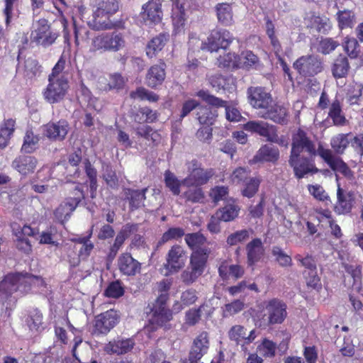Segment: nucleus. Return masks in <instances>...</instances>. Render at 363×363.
I'll return each instance as SVG.
<instances>
[{"instance_id":"nucleus-24","label":"nucleus","mask_w":363,"mask_h":363,"mask_svg":"<svg viewBox=\"0 0 363 363\" xmlns=\"http://www.w3.org/2000/svg\"><path fill=\"white\" fill-rule=\"evenodd\" d=\"M118 263L121 272L125 275L134 276L140 271L141 264L130 254L125 253L120 256Z\"/></svg>"},{"instance_id":"nucleus-2","label":"nucleus","mask_w":363,"mask_h":363,"mask_svg":"<svg viewBox=\"0 0 363 363\" xmlns=\"http://www.w3.org/2000/svg\"><path fill=\"white\" fill-rule=\"evenodd\" d=\"M44 281L40 277L28 274L15 273L6 275L0 281V307L1 310H8L11 307V295L14 292L21 294L28 292L33 287H41Z\"/></svg>"},{"instance_id":"nucleus-21","label":"nucleus","mask_w":363,"mask_h":363,"mask_svg":"<svg viewBox=\"0 0 363 363\" xmlns=\"http://www.w3.org/2000/svg\"><path fill=\"white\" fill-rule=\"evenodd\" d=\"M209 345V337L206 332H202L198 335L193 342L190 352L191 359L193 361L200 359L205 354L207 353Z\"/></svg>"},{"instance_id":"nucleus-61","label":"nucleus","mask_w":363,"mask_h":363,"mask_svg":"<svg viewBox=\"0 0 363 363\" xmlns=\"http://www.w3.org/2000/svg\"><path fill=\"white\" fill-rule=\"evenodd\" d=\"M238 59L242 62L240 67L250 68L255 67L259 62L258 57L251 51L242 52L241 56H238Z\"/></svg>"},{"instance_id":"nucleus-49","label":"nucleus","mask_w":363,"mask_h":363,"mask_svg":"<svg viewBox=\"0 0 363 363\" xmlns=\"http://www.w3.org/2000/svg\"><path fill=\"white\" fill-rule=\"evenodd\" d=\"M349 68L347 59L341 56L335 60L333 66V74L335 78L345 77L348 73Z\"/></svg>"},{"instance_id":"nucleus-36","label":"nucleus","mask_w":363,"mask_h":363,"mask_svg":"<svg viewBox=\"0 0 363 363\" xmlns=\"http://www.w3.org/2000/svg\"><path fill=\"white\" fill-rule=\"evenodd\" d=\"M196 116L201 125H212L216 121L217 113L210 106H199Z\"/></svg>"},{"instance_id":"nucleus-1","label":"nucleus","mask_w":363,"mask_h":363,"mask_svg":"<svg viewBox=\"0 0 363 363\" xmlns=\"http://www.w3.org/2000/svg\"><path fill=\"white\" fill-rule=\"evenodd\" d=\"M316 154L318 150L316 151L314 144L306 137L304 131L298 130L293 135L289 161L297 178L301 179L308 174L318 172L311 159Z\"/></svg>"},{"instance_id":"nucleus-60","label":"nucleus","mask_w":363,"mask_h":363,"mask_svg":"<svg viewBox=\"0 0 363 363\" xmlns=\"http://www.w3.org/2000/svg\"><path fill=\"white\" fill-rule=\"evenodd\" d=\"M260 182L259 178H251L247 181L242 191V195L247 198L252 197L258 191Z\"/></svg>"},{"instance_id":"nucleus-55","label":"nucleus","mask_w":363,"mask_h":363,"mask_svg":"<svg viewBox=\"0 0 363 363\" xmlns=\"http://www.w3.org/2000/svg\"><path fill=\"white\" fill-rule=\"evenodd\" d=\"M329 116L335 125H342L345 123V118L342 114L341 106L338 101L335 100L331 104Z\"/></svg>"},{"instance_id":"nucleus-37","label":"nucleus","mask_w":363,"mask_h":363,"mask_svg":"<svg viewBox=\"0 0 363 363\" xmlns=\"http://www.w3.org/2000/svg\"><path fill=\"white\" fill-rule=\"evenodd\" d=\"M279 157V150L271 146H262L254 157L255 162H274Z\"/></svg>"},{"instance_id":"nucleus-4","label":"nucleus","mask_w":363,"mask_h":363,"mask_svg":"<svg viewBox=\"0 0 363 363\" xmlns=\"http://www.w3.org/2000/svg\"><path fill=\"white\" fill-rule=\"evenodd\" d=\"M187 168L189 174L183 179V184L188 189L184 191V196L189 201L200 202L203 199V194L199 186L206 184L212 177V170L201 168L196 160L189 162Z\"/></svg>"},{"instance_id":"nucleus-54","label":"nucleus","mask_w":363,"mask_h":363,"mask_svg":"<svg viewBox=\"0 0 363 363\" xmlns=\"http://www.w3.org/2000/svg\"><path fill=\"white\" fill-rule=\"evenodd\" d=\"M342 46L350 57L356 58L358 56L359 53V45L355 38L346 37L342 43Z\"/></svg>"},{"instance_id":"nucleus-28","label":"nucleus","mask_w":363,"mask_h":363,"mask_svg":"<svg viewBox=\"0 0 363 363\" xmlns=\"http://www.w3.org/2000/svg\"><path fill=\"white\" fill-rule=\"evenodd\" d=\"M229 338L238 345H245L252 342L256 337L255 331L252 330L247 335L246 329L241 325L233 326L228 332Z\"/></svg>"},{"instance_id":"nucleus-44","label":"nucleus","mask_w":363,"mask_h":363,"mask_svg":"<svg viewBox=\"0 0 363 363\" xmlns=\"http://www.w3.org/2000/svg\"><path fill=\"white\" fill-rule=\"evenodd\" d=\"M363 98V84L353 82L348 87L347 100L350 104H356Z\"/></svg>"},{"instance_id":"nucleus-51","label":"nucleus","mask_w":363,"mask_h":363,"mask_svg":"<svg viewBox=\"0 0 363 363\" xmlns=\"http://www.w3.org/2000/svg\"><path fill=\"white\" fill-rule=\"evenodd\" d=\"M74 43L77 48L85 42L89 34V30L83 25H77L74 18H73Z\"/></svg>"},{"instance_id":"nucleus-29","label":"nucleus","mask_w":363,"mask_h":363,"mask_svg":"<svg viewBox=\"0 0 363 363\" xmlns=\"http://www.w3.org/2000/svg\"><path fill=\"white\" fill-rule=\"evenodd\" d=\"M266 31L267 34L271 40V43L273 46L274 52L278 57V60L283 68L284 72L288 75L289 79L292 81V77L291 74L289 73V68L287 67L286 62L279 55V52L281 50V46L279 43V40L274 35V26L272 21H267L266 23Z\"/></svg>"},{"instance_id":"nucleus-39","label":"nucleus","mask_w":363,"mask_h":363,"mask_svg":"<svg viewBox=\"0 0 363 363\" xmlns=\"http://www.w3.org/2000/svg\"><path fill=\"white\" fill-rule=\"evenodd\" d=\"M216 14L219 22L225 26H230L233 21V13L231 5L219 4L216 7Z\"/></svg>"},{"instance_id":"nucleus-8","label":"nucleus","mask_w":363,"mask_h":363,"mask_svg":"<svg viewBox=\"0 0 363 363\" xmlns=\"http://www.w3.org/2000/svg\"><path fill=\"white\" fill-rule=\"evenodd\" d=\"M208 252V250L193 252L190 257L189 266L181 274V279L184 283L191 284L202 275L206 269Z\"/></svg>"},{"instance_id":"nucleus-26","label":"nucleus","mask_w":363,"mask_h":363,"mask_svg":"<svg viewBox=\"0 0 363 363\" xmlns=\"http://www.w3.org/2000/svg\"><path fill=\"white\" fill-rule=\"evenodd\" d=\"M37 160L30 155H22L16 157L12 162V167L22 175L33 173L36 168Z\"/></svg>"},{"instance_id":"nucleus-19","label":"nucleus","mask_w":363,"mask_h":363,"mask_svg":"<svg viewBox=\"0 0 363 363\" xmlns=\"http://www.w3.org/2000/svg\"><path fill=\"white\" fill-rule=\"evenodd\" d=\"M69 124L62 120L57 123H49L43 127L45 136L52 140H62L69 131Z\"/></svg>"},{"instance_id":"nucleus-17","label":"nucleus","mask_w":363,"mask_h":363,"mask_svg":"<svg viewBox=\"0 0 363 363\" xmlns=\"http://www.w3.org/2000/svg\"><path fill=\"white\" fill-rule=\"evenodd\" d=\"M162 1L150 0L142 8L140 17L146 25L160 23L162 19Z\"/></svg>"},{"instance_id":"nucleus-3","label":"nucleus","mask_w":363,"mask_h":363,"mask_svg":"<svg viewBox=\"0 0 363 363\" xmlns=\"http://www.w3.org/2000/svg\"><path fill=\"white\" fill-rule=\"evenodd\" d=\"M65 60L60 57L48 77V84L43 91L44 99L50 104L59 103L68 92L69 84L63 72Z\"/></svg>"},{"instance_id":"nucleus-27","label":"nucleus","mask_w":363,"mask_h":363,"mask_svg":"<svg viewBox=\"0 0 363 363\" xmlns=\"http://www.w3.org/2000/svg\"><path fill=\"white\" fill-rule=\"evenodd\" d=\"M247 264L252 267L259 262L264 255V248L260 239L256 238L250 242L246 246Z\"/></svg>"},{"instance_id":"nucleus-15","label":"nucleus","mask_w":363,"mask_h":363,"mask_svg":"<svg viewBox=\"0 0 363 363\" xmlns=\"http://www.w3.org/2000/svg\"><path fill=\"white\" fill-rule=\"evenodd\" d=\"M186 261V255L184 249L179 245H174L169 250L164 267L168 274H174L178 272L184 267Z\"/></svg>"},{"instance_id":"nucleus-58","label":"nucleus","mask_w":363,"mask_h":363,"mask_svg":"<svg viewBox=\"0 0 363 363\" xmlns=\"http://www.w3.org/2000/svg\"><path fill=\"white\" fill-rule=\"evenodd\" d=\"M130 96L133 99H146L151 102L157 101L159 99L157 94L143 87H140L136 91L131 92Z\"/></svg>"},{"instance_id":"nucleus-40","label":"nucleus","mask_w":363,"mask_h":363,"mask_svg":"<svg viewBox=\"0 0 363 363\" xmlns=\"http://www.w3.org/2000/svg\"><path fill=\"white\" fill-rule=\"evenodd\" d=\"M138 225L127 224L124 225L121 230L118 233L112 246V251H118L122 246L125 239L131 234L138 230Z\"/></svg>"},{"instance_id":"nucleus-43","label":"nucleus","mask_w":363,"mask_h":363,"mask_svg":"<svg viewBox=\"0 0 363 363\" xmlns=\"http://www.w3.org/2000/svg\"><path fill=\"white\" fill-rule=\"evenodd\" d=\"M39 137L35 135L31 130H27L21 147V150L27 152H33L38 147Z\"/></svg>"},{"instance_id":"nucleus-14","label":"nucleus","mask_w":363,"mask_h":363,"mask_svg":"<svg viewBox=\"0 0 363 363\" xmlns=\"http://www.w3.org/2000/svg\"><path fill=\"white\" fill-rule=\"evenodd\" d=\"M267 318L264 321L269 325L282 323L287 316L286 305L278 299H272L266 303Z\"/></svg>"},{"instance_id":"nucleus-48","label":"nucleus","mask_w":363,"mask_h":363,"mask_svg":"<svg viewBox=\"0 0 363 363\" xmlns=\"http://www.w3.org/2000/svg\"><path fill=\"white\" fill-rule=\"evenodd\" d=\"M242 62L235 53L226 52L218 58V65L219 67L238 68Z\"/></svg>"},{"instance_id":"nucleus-7","label":"nucleus","mask_w":363,"mask_h":363,"mask_svg":"<svg viewBox=\"0 0 363 363\" xmlns=\"http://www.w3.org/2000/svg\"><path fill=\"white\" fill-rule=\"evenodd\" d=\"M208 252V250L193 252L190 257L189 266L181 274V279L184 283L191 284L202 275L206 269Z\"/></svg>"},{"instance_id":"nucleus-52","label":"nucleus","mask_w":363,"mask_h":363,"mask_svg":"<svg viewBox=\"0 0 363 363\" xmlns=\"http://www.w3.org/2000/svg\"><path fill=\"white\" fill-rule=\"evenodd\" d=\"M309 194L313 196L314 199L326 204L330 202V197L326 193L325 189L320 184H309L307 186Z\"/></svg>"},{"instance_id":"nucleus-12","label":"nucleus","mask_w":363,"mask_h":363,"mask_svg":"<svg viewBox=\"0 0 363 363\" xmlns=\"http://www.w3.org/2000/svg\"><path fill=\"white\" fill-rule=\"evenodd\" d=\"M119 315L116 311L108 310L95 317L92 333L107 334L118 323Z\"/></svg>"},{"instance_id":"nucleus-46","label":"nucleus","mask_w":363,"mask_h":363,"mask_svg":"<svg viewBox=\"0 0 363 363\" xmlns=\"http://www.w3.org/2000/svg\"><path fill=\"white\" fill-rule=\"evenodd\" d=\"M185 241L188 246L191 248L194 252L201 250L205 252L208 250L206 248L201 249V247L206 242V238L199 233L187 234L185 237Z\"/></svg>"},{"instance_id":"nucleus-31","label":"nucleus","mask_w":363,"mask_h":363,"mask_svg":"<svg viewBox=\"0 0 363 363\" xmlns=\"http://www.w3.org/2000/svg\"><path fill=\"white\" fill-rule=\"evenodd\" d=\"M337 201L335 206V211L338 214L348 213L352 208V196L350 193H345L337 184Z\"/></svg>"},{"instance_id":"nucleus-22","label":"nucleus","mask_w":363,"mask_h":363,"mask_svg":"<svg viewBox=\"0 0 363 363\" xmlns=\"http://www.w3.org/2000/svg\"><path fill=\"white\" fill-rule=\"evenodd\" d=\"M165 67L164 62L155 65L150 67L146 74V84L150 88L155 89L161 85L165 79Z\"/></svg>"},{"instance_id":"nucleus-5","label":"nucleus","mask_w":363,"mask_h":363,"mask_svg":"<svg viewBox=\"0 0 363 363\" xmlns=\"http://www.w3.org/2000/svg\"><path fill=\"white\" fill-rule=\"evenodd\" d=\"M167 300V294H162L151 308V311L148 315L149 323L144 327L142 331V333L146 334L149 338L151 337V333L164 326L172 318V312L166 306Z\"/></svg>"},{"instance_id":"nucleus-35","label":"nucleus","mask_w":363,"mask_h":363,"mask_svg":"<svg viewBox=\"0 0 363 363\" xmlns=\"http://www.w3.org/2000/svg\"><path fill=\"white\" fill-rule=\"evenodd\" d=\"M108 44L106 33L96 35L91 39V43L89 46V52L91 54L107 52L108 51Z\"/></svg>"},{"instance_id":"nucleus-56","label":"nucleus","mask_w":363,"mask_h":363,"mask_svg":"<svg viewBox=\"0 0 363 363\" xmlns=\"http://www.w3.org/2000/svg\"><path fill=\"white\" fill-rule=\"evenodd\" d=\"M29 329L34 333H38L43 329V314L34 311L27 320Z\"/></svg>"},{"instance_id":"nucleus-18","label":"nucleus","mask_w":363,"mask_h":363,"mask_svg":"<svg viewBox=\"0 0 363 363\" xmlns=\"http://www.w3.org/2000/svg\"><path fill=\"white\" fill-rule=\"evenodd\" d=\"M294 67L300 74L305 77L316 74L322 69L319 59L312 55L303 56L298 58L294 63Z\"/></svg>"},{"instance_id":"nucleus-25","label":"nucleus","mask_w":363,"mask_h":363,"mask_svg":"<svg viewBox=\"0 0 363 363\" xmlns=\"http://www.w3.org/2000/svg\"><path fill=\"white\" fill-rule=\"evenodd\" d=\"M132 339H118L110 341L104 347L107 354H123L130 352L134 347Z\"/></svg>"},{"instance_id":"nucleus-53","label":"nucleus","mask_w":363,"mask_h":363,"mask_svg":"<svg viewBox=\"0 0 363 363\" xmlns=\"http://www.w3.org/2000/svg\"><path fill=\"white\" fill-rule=\"evenodd\" d=\"M91 235V232L87 238H79L77 240V244L75 245L74 248L78 249V245H80L79 257L85 259L86 258L92 251L94 245L89 241V238Z\"/></svg>"},{"instance_id":"nucleus-59","label":"nucleus","mask_w":363,"mask_h":363,"mask_svg":"<svg viewBox=\"0 0 363 363\" xmlns=\"http://www.w3.org/2000/svg\"><path fill=\"white\" fill-rule=\"evenodd\" d=\"M124 289L118 281H113L108 284L105 290L104 294L108 298H117L123 296Z\"/></svg>"},{"instance_id":"nucleus-23","label":"nucleus","mask_w":363,"mask_h":363,"mask_svg":"<svg viewBox=\"0 0 363 363\" xmlns=\"http://www.w3.org/2000/svg\"><path fill=\"white\" fill-rule=\"evenodd\" d=\"M13 233L16 238V246L24 252H29L31 250V245L27 238L28 236L34 235V230L28 225H25L23 228L13 227Z\"/></svg>"},{"instance_id":"nucleus-33","label":"nucleus","mask_w":363,"mask_h":363,"mask_svg":"<svg viewBox=\"0 0 363 363\" xmlns=\"http://www.w3.org/2000/svg\"><path fill=\"white\" fill-rule=\"evenodd\" d=\"M64 326H67L74 334L77 330L71 324L67 315L56 320L55 326V336L62 344H67L68 338Z\"/></svg>"},{"instance_id":"nucleus-11","label":"nucleus","mask_w":363,"mask_h":363,"mask_svg":"<svg viewBox=\"0 0 363 363\" xmlns=\"http://www.w3.org/2000/svg\"><path fill=\"white\" fill-rule=\"evenodd\" d=\"M247 97L250 104L254 108L261 109L264 112L273 104L271 94L261 86H251L248 88Z\"/></svg>"},{"instance_id":"nucleus-34","label":"nucleus","mask_w":363,"mask_h":363,"mask_svg":"<svg viewBox=\"0 0 363 363\" xmlns=\"http://www.w3.org/2000/svg\"><path fill=\"white\" fill-rule=\"evenodd\" d=\"M169 40V35L161 33L153 38L147 44L146 54L150 58H152L162 50Z\"/></svg>"},{"instance_id":"nucleus-30","label":"nucleus","mask_w":363,"mask_h":363,"mask_svg":"<svg viewBox=\"0 0 363 363\" xmlns=\"http://www.w3.org/2000/svg\"><path fill=\"white\" fill-rule=\"evenodd\" d=\"M265 119H269L275 123H284L287 121V110L279 104H273L265 112L260 115Z\"/></svg>"},{"instance_id":"nucleus-64","label":"nucleus","mask_w":363,"mask_h":363,"mask_svg":"<svg viewBox=\"0 0 363 363\" xmlns=\"http://www.w3.org/2000/svg\"><path fill=\"white\" fill-rule=\"evenodd\" d=\"M147 189L142 191L138 190H128L130 198V204L132 208H137L143 204V201L145 199V192Z\"/></svg>"},{"instance_id":"nucleus-32","label":"nucleus","mask_w":363,"mask_h":363,"mask_svg":"<svg viewBox=\"0 0 363 363\" xmlns=\"http://www.w3.org/2000/svg\"><path fill=\"white\" fill-rule=\"evenodd\" d=\"M172 1L174 4V7L172 9V23L174 32L175 34H179L184 31L185 22L184 8L182 5L179 4V0Z\"/></svg>"},{"instance_id":"nucleus-38","label":"nucleus","mask_w":363,"mask_h":363,"mask_svg":"<svg viewBox=\"0 0 363 363\" xmlns=\"http://www.w3.org/2000/svg\"><path fill=\"white\" fill-rule=\"evenodd\" d=\"M307 20L308 26L320 33H327L332 27L330 20L325 16L312 15Z\"/></svg>"},{"instance_id":"nucleus-41","label":"nucleus","mask_w":363,"mask_h":363,"mask_svg":"<svg viewBox=\"0 0 363 363\" xmlns=\"http://www.w3.org/2000/svg\"><path fill=\"white\" fill-rule=\"evenodd\" d=\"M239 211V207L233 202L225 205L223 208L217 211L216 213L222 221L229 222L238 216Z\"/></svg>"},{"instance_id":"nucleus-47","label":"nucleus","mask_w":363,"mask_h":363,"mask_svg":"<svg viewBox=\"0 0 363 363\" xmlns=\"http://www.w3.org/2000/svg\"><path fill=\"white\" fill-rule=\"evenodd\" d=\"M164 182L166 186L169 188L174 195H179L180 194V188L186 187V185L183 184V180L179 181L177 177L169 171H166L164 173Z\"/></svg>"},{"instance_id":"nucleus-57","label":"nucleus","mask_w":363,"mask_h":363,"mask_svg":"<svg viewBox=\"0 0 363 363\" xmlns=\"http://www.w3.org/2000/svg\"><path fill=\"white\" fill-rule=\"evenodd\" d=\"M250 237V232L247 230H238L230 234L226 240L227 244L230 246L236 245L247 240Z\"/></svg>"},{"instance_id":"nucleus-13","label":"nucleus","mask_w":363,"mask_h":363,"mask_svg":"<svg viewBox=\"0 0 363 363\" xmlns=\"http://www.w3.org/2000/svg\"><path fill=\"white\" fill-rule=\"evenodd\" d=\"M318 155L324 160L333 171L342 174L347 179H352L354 178V174L347 164L340 158L335 157L330 150L325 149L319 145Z\"/></svg>"},{"instance_id":"nucleus-62","label":"nucleus","mask_w":363,"mask_h":363,"mask_svg":"<svg viewBox=\"0 0 363 363\" xmlns=\"http://www.w3.org/2000/svg\"><path fill=\"white\" fill-rule=\"evenodd\" d=\"M244 302L235 300L230 303L225 304L223 308V315L229 317L240 312L244 308Z\"/></svg>"},{"instance_id":"nucleus-42","label":"nucleus","mask_w":363,"mask_h":363,"mask_svg":"<svg viewBox=\"0 0 363 363\" xmlns=\"http://www.w3.org/2000/svg\"><path fill=\"white\" fill-rule=\"evenodd\" d=\"M109 52H118L125 47V40L118 32L106 33Z\"/></svg>"},{"instance_id":"nucleus-10","label":"nucleus","mask_w":363,"mask_h":363,"mask_svg":"<svg viewBox=\"0 0 363 363\" xmlns=\"http://www.w3.org/2000/svg\"><path fill=\"white\" fill-rule=\"evenodd\" d=\"M57 38V34L50 29L48 21L42 18L33 24V30L31 33L32 41L43 46L52 45Z\"/></svg>"},{"instance_id":"nucleus-50","label":"nucleus","mask_w":363,"mask_h":363,"mask_svg":"<svg viewBox=\"0 0 363 363\" xmlns=\"http://www.w3.org/2000/svg\"><path fill=\"white\" fill-rule=\"evenodd\" d=\"M337 19L338 26L342 30L346 28H352L355 23L354 13L348 10L339 11L337 13Z\"/></svg>"},{"instance_id":"nucleus-63","label":"nucleus","mask_w":363,"mask_h":363,"mask_svg":"<svg viewBox=\"0 0 363 363\" xmlns=\"http://www.w3.org/2000/svg\"><path fill=\"white\" fill-rule=\"evenodd\" d=\"M276 344L268 339H264L258 346V351L264 357H272L275 354Z\"/></svg>"},{"instance_id":"nucleus-20","label":"nucleus","mask_w":363,"mask_h":363,"mask_svg":"<svg viewBox=\"0 0 363 363\" xmlns=\"http://www.w3.org/2000/svg\"><path fill=\"white\" fill-rule=\"evenodd\" d=\"M244 129L257 133L268 140L275 139V126L262 121H251L244 125Z\"/></svg>"},{"instance_id":"nucleus-16","label":"nucleus","mask_w":363,"mask_h":363,"mask_svg":"<svg viewBox=\"0 0 363 363\" xmlns=\"http://www.w3.org/2000/svg\"><path fill=\"white\" fill-rule=\"evenodd\" d=\"M75 191V196L66 199L54 212L55 218L60 223H64L70 218L82 199L84 198L82 191L79 189H76Z\"/></svg>"},{"instance_id":"nucleus-9","label":"nucleus","mask_w":363,"mask_h":363,"mask_svg":"<svg viewBox=\"0 0 363 363\" xmlns=\"http://www.w3.org/2000/svg\"><path fill=\"white\" fill-rule=\"evenodd\" d=\"M230 31L221 29L212 30L206 41L201 44V48L211 52H217L220 48H227L233 40Z\"/></svg>"},{"instance_id":"nucleus-45","label":"nucleus","mask_w":363,"mask_h":363,"mask_svg":"<svg viewBox=\"0 0 363 363\" xmlns=\"http://www.w3.org/2000/svg\"><path fill=\"white\" fill-rule=\"evenodd\" d=\"M348 137V134H338L331 139V147L336 153L342 154L348 145L351 143L352 139Z\"/></svg>"},{"instance_id":"nucleus-6","label":"nucleus","mask_w":363,"mask_h":363,"mask_svg":"<svg viewBox=\"0 0 363 363\" xmlns=\"http://www.w3.org/2000/svg\"><path fill=\"white\" fill-rule=\"evenodd\" d=\"M118 9V0H102L98 4L97 9L93 13V19L89 26L96 30L110 29L112 23L109 21L110 15Z\"/></svg>"}]
</instances>
